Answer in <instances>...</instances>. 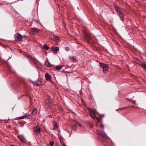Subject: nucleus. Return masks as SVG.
Listing matches in <instances>:
<instances>
[{"label": "nucleus", "instance_id": "obj_1", "mask_svg": "<svg viewBox=\"0 0 146 146\" xmlns=\"http://www.w3.org/2000/svg\"><path fill=\"white\" fill-rule=\"evenodd\" d=\"M27 57L29 60L33 63L37 67H38L40 64L39 61L34 59L30 55H27Z\"/></svg>", "mask_w": 146, "mask_h": 146}, {"label": "nucleus", "instance_id": "obj_2", "mask_svg": "<svg viewBox=\"0 0 146 146\" xmlns=\"http://www.w3.org/2000/svg\"><path fill=\"white\" fill-rule=\"evenodd\" d=\"M97 134L99 135V137H101V139H100V140H102L104 139H107L108 138V136L103 131L98 129L97 130Z\"/></svg>", "mask_w": 146, "mask_h": 146}, {"label": "nucleus", "instance_id": "obj_3", "mask_svg": "<svg viewBox=\"0 0 146 146\" xmlns=\"http://www.w3.org/2000/svg\"><path fill=\"white\" fill-rule=\"evenodd\" d=\"M114 7L115 10L119 16L121 20L122 21H123L124 19L123 13L119 10V7L116 5H114Z\"/></svg>", "mask_w": 146, "mask_h": 146}, {"label": "nucleus", "instance_id": "obj_4", "mask_svg": "<svg viewBox=\"0 0 146 146\" xmlns=\"http://www.w3.org/2000/svg\"><path fill=\"white\" fill-rule=\"evenodd\" d=\"M84 35L85 40L88 42L91 43V41L92 40V37L91 35L84 32Z\"/></svg>", "mask_w": 146, "mask_h": 146}, {"label": "nucleus", "instance_id": "obj_5", "mask_svg": "<svg viewBox=\"0 0 146 146\" xmlns=\"http://www.w3.org/2000/svg\"><path fill=\"white\" fill-rule=\"evenodd\" d=\"M100 66L103 68V70L104 73H106L108 72L109 70L108 66L107 64H105L103 63H100Z\"/></svg>", "mask_w": 146, "mask_h": 146}, {"label": "nucleus", "instance_id": "obj_6", "mask_svg": "<svg viewBox=\"0 0 146 146\" xmlns=\"http://www.w3.org/2000/svg\"><path fill=\"white\" fill-rule=\"evenodd\" d=\"M15 37V40L16 41H20L23 38V36L19 33L16 34Z\"/></svg>", "mask_w": 146, "mask_h": 146}, {"label": "nucleus", "instance_id": "obj_7", "mask_svg": "<svg viewBox=\"0 0 146 146\" xmlns=\"http://www.w3.org/2000/svg\"><path fill=\"white\" fill-rule=\"evenodd\" d=\"M32 82L34 85L38 86L40 85L42 83L41 79L39 78L35 82L33 81Z\"/></svg>", "mask_w": 146, "mask_h": 146}, {"label": "nucleus", "instance_id": "obj_8", "mask_svg": "<svg viewBox=\"0 0 146 146\" xmlns=\"http://www.w3.org/2000/svg\"><path fill=\"white\" fill-rule=\"evenodd\" d=\"M40 128L39 127H35L33 128V131L36 134H39L40 131Z\"/></svg>", "mask_w": 146, "mask_h": 146}, {"label": "nucleus", "instance_id": "obj_9", "mask_svg": "<svg viewBox=\"0 0 146 146\" xmlns=\"http://www.w3.org/2000/svg\"><path fill=\"white\" fill-rule=\"evenodd\" d=\"M46 104L47 106H48L49 108H50L52 105V101L50 100H46Z\"/></svg>", "mask_w": 146, "mask_h": 146}, {"label": "nucleus", "instance_id": "obj_10", "mask_svg": "<svg viewBox=\"0 0 146 146\" xmlns=\"http://www.w3.org/2000/svg\"><path fill=\"white\" fill-rule=\"evenodd\" d=\"M38 30L36 28H33L31 30V32L33 35L36 34L38 32Z\"/></svg>", "mask_w": 146, "mask_h": 146}, {"label": "nucleus", "instance_id": "obj_11", "mask_svg": "<svg viewBox=\"0 0 146 146\" xmlns=\"http://www.w3.org/2000/svg\"><path fill=\"white\" fill-rule=\"evenodd\" d=\"M18 139L22 142H24L26 141V140L23 136L20 135L17 136Z\"/></svg>", "mask_w": 146, "mask_h": 146}, {"label": "nucleus", "instance_id": "obj_12", "mask_svg": "<svg viewBox=\"0 0 146 146\" xmlns=\"http://www.w3.org/2000/svg\"><path fill=\"white\" fill-rule=\"evenodd\" d=\"M46 79L47 80L49 81L51 79V76L48 73H46L45 74Z\"/></svg>", "mask_w": 146, "mask_h": 146}, {"label": "nucleus", "instance_id": "obj_13", "mask_svg": "<svg viewBox=\"0 0 146 146\" xmlns=\"http://www.w3.org/2000/svg\"><path fill=\"white\" fill-rule=\"evenodd\" d=\"M13 86V88L17 90H19L20 88L19 85L17 84H14Z\"/></svg>", "mask_w": 146, "mask_h": 146}, {"label": "nucleus", "instance_id": "obj_14", "mask_svg": "<svg viewBox=\"0 0 146 146\" xmlns=\"http://www.w3.org/2000/svg\"><path fill=\"white\" fill-rule=\"evenodd\" d=\"M93 110H91L90 111V113H91V116L94 119H95L97 118L96 115L94 113H93Z\"/></svg>", "mask_w": 146, "mask_h": 146}, {"label": "nucleus", "instance_id": "obj_15", "mask_svg": "<svg viewBox=\"0 0 146 146\" xmlns=\"http://www.w3.org/2000/svg\"><path fill=\"white\" fill-rule=\"evenodd\" d=\"M46 65L48 67H52L54 65L51 64L50 63L48 60H47L45 62Z\"/></svg>", "mask_w": 146, "mask_h": 146}, {"label": "nucleus", "instance_id": "obj_16", "mask_svg": "<svg viewBox=\"0 0 146 146\" xmlns=\"http://www.w3.org/2000/svg\"><path fill=\"white\" fill-rule=\"evenodd\" d=\"M29 115H29L26 114L25 115H24L23 116L20 117H19V119H24L25 118H28L29 117Z\"/></svg>", "mask_w": 146, "mask_h": 146}, {"label": "nucleus", "instance_id": "obj_17", "mask_svg": "<svg viewBox=\"0 0 146 146\" xmlns=\"http://www.w3.org/2000/svg\"><path fill=\"white\" fill-rule=\"evenodd\" d=\"M53 122L54 125V126L53 128L54 129H56L58 128L57 124L55 121H53Z\"/></svg>", "mask_w": 146, "mask_h": 146}, {"label": "nucleus", "instance_id": "obj_18", "mask_svg": "<svg viewBox=\"0 0 146 146\" xmlns=\"http://www.w3.org/2000/svg\"><path fill=\"white\" fill-rule=\"evenodd\" d=\"M70 60L72 62H74L77 60L76 57L75 56H72L70 58Z\"/></svg>", "mask_w": 146, "mask_h": 146}, {"label": "nucleus", "instance_id": "obj_19", "mask_svg": "<svg viewBox=\"0 0 146 146\" xmlns=\"http://www.w3.org/2000/svg\"><path fill=\"white\" fill-rule=\"evenodd\" d=\"M140 65L143 68L146 70V63H141V64Z\"/></svg>", "mask_w": 146, "mask_h": 146}, {"label": "nucleus", "instance_id": "obj_20", "mask_svg": "<svg viewBox=\"0 0 146 146\" xmlns=\"http://www.w3.org/2000/svg\"><path fill=\"white\" fill-rule=\"evenodd\" d=\"M43 48L44 49H46L47 50H48L50 49L49 47L46 44H44L43 46Z\"/></svg>", "mask_w": 146, "mask_h": 146}, {"label": "nucleus", "instance_id": "obj_21", "mask_svg": "<svg viewBox=\"0 0 146 146\" xmlns=\"http://www.w3.org/2000/svg\"><path fill=\"white\" fill-rule=\"evenodd\" d=\"M37 112L36 109L35 108L33 109L32 112V115H35L37 113Z\"/></svg>", "mask_w": 146, "mask_h": 146}, {"label": "nucleus", "instance_id": "obj_22", "mask_svg": "<svg viewBox=\"0 0 146 146\" xmlns=\"http://www.w3.org/2000/svg\"><path fill=\"white\" fill-rule=\"evenodd\" d=\"M59 47H55L54 50V53H56L57 52L59 51Z\"/></svg>", "mask_w": 146, "mask_h": 146}, {"label": "nucleus", "instance_id": "obj_23", "mask_svg": "<svg viewBox=\"0 0 146 146\" xmlns=\"http://www.w3.org/2000/svg\"><path fill=\"white\" fill-rule=\"evenodd\" d=\"M54 37L55 40L60 41V38L57 35H54Z\"/></svg>", "mask_w": 146, "mask_h": 146}, {"label": "nucleus", "instance_id": "obj_24", "mask_svg": "<svg viewBox=\"0 0 146 146\" xmlns=\"http://www.w3.org/2000/svg\"><path fill=\"white\" fill-rule=\"evenodd\" d=\"M126 99L128 101L131 102L132 103L134 104H136L134 100H132L127 98H126Z\"/></svg>", "mask_w": 146, "mask_h": 146}, {"label": "nucleus", "instance_id": "obj_25", "mask_svg": "<svg viewBox=\"0 0 146 146\" xmlns=\"http://www.w3.org/2000/svg\"><path fill=\"white\" fill-rule=\"evenodd\" d=\"M72 129L73 131H75L77 129V127L76 125L75 124L74 125L72 126Z\"/></svg>", "mask_w": 146, "mask_h": 146}, {"label": "nucleus", "instance_id": "obj_26", "mask_svg": "<svg viewBox=\"0 0 146 146\" xmlns=\"http://www.w3.org/2000/svg\"><path fill=\"white\" fill-rule=\"evenodd\" d=\"M62 67L61 66H57L56 68V69L57 70H60Z\"/></svg>", "mask_w": 146, "mask_h": 146}, {"label": "nucleus", "instance_id": "obj_27", "mask_svg": "<svg viewBox=\"0 0 146 146\" xmlns=\"http://www.w3.org/2000/svg\"><path fill=\"white\" fill-rule=\"evenodd\" d=\"M54 144V142L53 141H50L49 144H50V146H53Z\"/></svg>", "mask_w": 146, "mask_h": 146}, {"label": "nucleus", "instance_id": "obj_28", "mask_svg": "<svg viewBox=\"0 0 146 146\" xmlns=\"http://www.w3.org/2000/svg\"><path fill=\"white\" fill-rule=\"evenodd\" d=\"M76 125H78L80 127H82V125L78 122H76Z\"/></svg>", "mask_w": 146, "mask_h": 146}, {"label": "nucleus", "instance_id": "obj_29", "mask_svg": "<svg viewBox=\"0 0 146 146\" xmlns=\"http://www.w3.org/2000/svg\"><path fill=\"white\" fill-rule=\"evenodd\" d=\"M100 127L103 129L104 128V125H103L102 124H101L100 125Z\"/></svg>", "mask_w": 146, "mask_h": 146}, {"label": "nucleus", "instance_id": "obj_30", "mask_svg": "<svg viewBox=\"0 0 146 146\" xmlns=\"http://www.w3.org/2000/svg\"><path fill=\"white\" fill-rule=\"evenodd\" d=\"M54 48H54L53 47H52L51 48H50V50L52 51H54Z\"/></svg>", "mask_w": 146, "mask_h": 146}, {"label": "nucleus", "instance_id": "obj_31", "mask_svg": "<svg viewBox=\"0 0 146 146\" xmlns=\"http://www.w3.org/2000/svg\"><path fill=\"white\" fill-rule=\"evenodd\" d=\"M96 119L97 120L98 122H99L100 121V120L97 117Z\"/></svg>", "mask_w": 146, "mask_h": 146}, {"label": "nucleus", "instance_id": "obj_32", "mask_svg": "<svg viewBox=\"0 0 146 146\" xmlns=\"http://www.w3.org/2000/svg\"><path fill=\"white\" fill-rule=\"evenodd\" d=\"M65 49L67 51H68L69 50V48L68 47H66Z\"/></svg>", "mask_w": 146, "mask_h": 146}, {"label": "nucleus", "instance_id": "obj_33", "mask_svg": "<svg viewBox=\"0 0 146 146\" xmlns=\"http://www.w3.org/2000/svg\"><path fill=\"white\" fill-rule=\"evenodd\" d=\"M23 36V38H26V37H28V36L25 35H24Z\"/></svg>", "mask_w": 146, "mask_h": 146}, {"label": "nucleus", "instance_id": "obj_34", "mask_svg": "<svg viewBox=\"0 0 146 146\" xmlns=\"http://www.w3.org/2000/svg\"><path fill=\"white\" fill-rule=\"evenodd\" d=\"M63 145L64 146H66L65 145L64 143H63Z\"/></svg>", "mask_w": 146, "mask_h": 146}, {"label": "nucleus", "instance_id": "obj_35", "mask_svg": "<svg viewBox=\"0 0 146 146\" xmlns=\"http://www.w3.org/2000/svg\"><path fill=\"white\" fill-rule=\"evenodd\" d=\"M9 69H10V71H11V68H10Z\"/></svg>", "mask_w": 146, "mask_h": 146}, {"label": "nucleus", "instance_id": "obj_36", "mask_svg": "<svg viewBox=\"0 0 146 146\" xmlns=\"http://www.w3.org/2000/svg\"><path fill=\"white\" fill-rule=\"evenodd\" d=\"M126 108V107H125V108ZM121 108V109H122V108Z\"/></svg>", "mask_w": 146, "mask_h": 146}, {"label": "nucleus", "instance_id": "obj_37", "mask_svg": "<svg viewBox=\"0 0 146 146\" xmlns=\"http://www.w3.org/2000/svg\"><path fill=\"white\" fill-rule=\"evenodd\" d=\"M11 146H14V145H11Z\"/></svg>", "mask_w": 146, "mask_h": 146}, {"label": "nucleus", "instance_id": "obj_38", "mask_svg": "<svg viewBox=\"0 0 146 146\" xmlns=\"http://www.w3.org/2000/svg\"><path fill=\"white\" fill-rule=\"evenodd\" d=\"M64 23L65 24V23L64 22Z\"/></svg>", "mask_w": 146, "mask_h": 146}]
</instances>
